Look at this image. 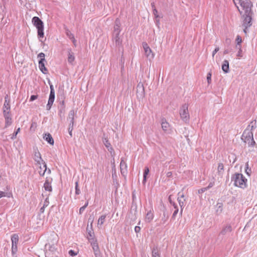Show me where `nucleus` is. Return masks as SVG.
<instances>
[{
  "instance_id": "58",
  "label": "nucleus",
  "mask_w": 257,
  "mask_h": 257,
  "mask_svg": "<svg viewBox=\"0 0 257 257\" xmlns=\"http://www.w3.org/2000/svg\"><path fill=\"white\" fill-rule=\"evenodd\" d=\"M71 40H72L74 45L75 46H76V40L75 39L74 37H73V38H71Z\"/></svg>"
},
{
  "instance_id": "9",
  "label": "nucleus",
  "mask_w": 257,
  "mask_h": 257,
  "mask_svg": "<svg viewBox=\"0 0 257 257\" xmlns=\"http://www.w3.org/2000/svg\"><path fill=\"white\" fill-rule=\"evenodd\" d=\"M33 159L38 165H41V163L44 162L41 158L40 153L37 148L34 149Z\"/></svg>"
},
{
  "instance_id": "54",
  "label": "nucleus",
  "mask_w": 257,
  "mask_h": 257,
  "mask_svg": "<svg viewBox=\"0 0 257 257\" xmlns=\"http://www.w3.org/2000/svg\"><path fill=\"white\" fill-rule=\"evenodd\" d=\"M135 230L136 231V232L137 233H138L141 230V228L140 227L138 226H136L135 227Z\"/></svg>"
},
{
  "instance_id": "29",
  "label": "nucleus",
  "mask_w": 257,
  "mask_h": 257,
  "mask_svg": "<svg viewBox=\"0 0 257 257\" xmlns=\"http://www.w3.org/2000/svg\"><path fill=\"white\" fill-rule=\"evenodd\" d=\"M149 173V169L148 167H146L144 172L143 183L145 184L147 179V176Z\"/></svg>"
},
{
  "instance_id": "3",
  "label": "nucleus",
  "mask_w": 257,
  "mask_h": 257,
  "mask_svg": "<svg viewBox=\"0 0 257 257\" xmlns=\"http://www.w3.org/2000/svg\"><path fill=\"white\" fill-rule=\"evenodd\" d=\"M239 4L242 10L244 11V14H253L251 8L253 5L250 0H239Z\"/></svg>"
},
{
  "instance_id": "22",
  "label": "nucleus",
  "mask_w": 257,
  "mask_h": 257,
  "mask_svg": "<svg viewBox=\"0 0 257 257\" xmlns=\"http://www.w3.org/2000/svg\"><path fill=\"white\" fill-rule=\"evenodd\" d=\"M231 231L232 227L230 225H227L222 229L220 234L222 235H225L227 233L230 232Z\"/></svg>"
},
{
  "instance_id": "23",
  "label": "nucleus",
  "mask_w": 257,
  "mask_h": 257,
  "mask_svg": "<svg viewBox=\"0 0 257 257\" xmlns=\"http://www.w3.org/2000/svg\"><path fill=\"white\" fill-rule=\"evenodd\" d=\"M222 70L227 73L229 72V62L227 60H224L221 67Z\"/></svg>"
},
{
  "instance_id": "64",
  "label": "nucleus",
  "mask_w": 257,
  "mask_h": 257,
  "mask_svg": "<svg viewBox=\"0 0 257 257\" xmlns=\"http://www.w3.org/2000/svg\"><path fill=\"white\" fill-rule=\"evenodd\" d=\"M151 6H152V8L153 10L154 8H156V7H155V3H151Z\"/></svg>"
},
{
  "instance_id": "37",
  "label": "nucleus",
  "mask_w": 257,
  "mask_h": 257,
  "mask_svg": "<svg viewBox=\"0 0 257 257\" xmlns=\"http://www.w3.org/2000/svg\"><path fill=\"white\" fill-rule=\"evenodd\" d=\"M17 251V245H12V254L13 256H16V254Z\"/></svg>"
},
{
  "instance_id": "12",
  "label": "nucleus",
  "mask_w": 257,
  "mask_h": 257,
  "mask_svg": "<svg viewBox=\"0 0 257 257\" xmlns=\"http://www.w3.org/2000/svg\"><path fill=\"white\" fill-rule=\"evenodd\" d=\"M137 95L140 97H143L145 95L144 87L141 83H139L137 86Z\"/></svg>"
},
{
  "instance_id": "34",
  "label": "nucleus",
  "mask_w": 257,
  "mask_h": 257,
  "mask_svg": "<svg viewBox=\"0 0 257 257\" xmlns=\"http://www.w3.org/2000/svg\"><path fill=\"white\" fill-rule=\"evenodd\" d=\"M103 143H104V145L105 146V147H106L107 148H108V150H109V147H110V149H112V148H111V147H110V146H111V145H110V143L109 142V141H108V140H107V138H103Z\"/></svg>"
},
{
  "instance_id": "6",
  "label": "nucleus",
  "mask_w": 257,
  "mask_h": 257,
  "mask_svg": "<svg viewBox=\"0 0 257 257\" xmlns=\"http://www.w3.org/2000/svg\"><path fill=\"white\" fill-rule=\"evenodd\" d=\"M91 240H92L91 241L90 244L92 246L95 256L102 257L98 243L97 242V240H94L93 239H91Z\"/></svg>"
},
{
  "instance_id": "7",
  "label": "nucleus",
  "mask_w": 257,
  "mask_h": 257,
  "mask_svg": "<svg viewBox=\"0 0 257 257\" xmlns=\"http://www.w3.org/2000/svg\"><path fill=\"white\" fill-rule=\"evenodd\" d=\"M143 46L145 51L146 56L150 60H151L154 57V54L152 52V50L146 43H143Z\"/></svg>"
},
{
  "instance_id": "46",
  "label": "nucleus",
  "mask_w": 257,
  "mask_h": 257,
  "mask_svg": "<svg viewBox=\"0 0 257 257\" xmlns=\"http://www.w3.org/2000/svg\"><path fill=\"white\" fill-rule=\"evenodd\" d=\"M207 189H208V188H206V187L200 189L198 191V193L199 194H202V193H203L204 192L206 191Z\"/></svg>"
},
{
  "instance_id": "63",
  "label": "nucleus",
  "mask_w": 257,
  "mask_h": 257,
  "mask_svg": "<svg viewBox=\"0 0 257 257\" xmlns=\"http://www.w3.org/2000/svg\"><path fill=\"white\" fill-rule=\"evenodd\" d=\"M247 28H248L244 27V29H243V32L245 34H247Z\"/></svg>"
},
{
  "instance_id": "62",
  "label": "nucleus",
  "mask_w": 257,
  "mask_h": 257,
  "mask_svg": "<svg viewBox=\"0 0 257 257\" xmlns=\"http://www.w3.org/2000/svg\"><path fill=\"white\" fill-rule=\"evenodd\" d=\"M228 53H229V51H228V50H227V49H226V50H225L224 51V52H223V54H224V55L227 54H228Z\"/></svg>"
},
{
  "instance_id": "48",
  "label": "nucleus",
  "mask_w": 257,
  "mask_h": 257,
  "mask_svg": "<svg viewBox=\"0 0 257 257\" xmlns=\"http://www.w3.org/2000/svg\"><path fill=\"white\" fill-rule=\"evenodd\" d=\"M219 50V48L218 47H216L214 50L212 52V57L214 56V55Z\"/></svg>"
},
{
  "instance_id": "2",
  "label": "nucleus",
  "mask_w": 257,
  "mask_h": 257,
  "mask_svg": "<svg viewBox=\"0 0 257 257\" xmlns=\"http://www.w3.org/2000/svg\"><path fill=\"white\" fill-rule=\"evenodd\" d=\"M32 23L37 28L38 30V36L39 38L44 37V24L41 19L38 17H34L32 19Z\"/></svg>"
},
{
  "instance_id": "47",
  "label": "nucleus",
  "mask_w": 257,
  "mask_h": 257,
  "mask_svg": "<svg viewBox=\"0 0 257 257\" xmlns=\"http://www.w3.org/2000/svg\"><path fill=\"white\" fill-rule=\"evenodd\" d=\"M53 102H50L49 101L48 102V103L47 104L46 107L47 110H50L51 108V106L53 104Z\"/></svg>"
},
{
  "instance_id": "24",
  "label": "nucleus",
  "mask_w": 257,
  "mask_h": 257,
  "mask_svg": "<svg viewBox=\"0 0 257 257\" xmlns=\"http://www.w3.org/2000/svg\"><path fill=\"white\" fill-rule=\"evenodd\" d=\"M154 218V214L151 210L148 212L145 217V221L147 222H150L152 221Z\"/></svg>"
},
{
  "instance_id": "11",
  "label": "nucleus",
  "mask_w": 257,
  "mask_h": 257,
  "mask_svg": "<svg viewBox=\"0 0 257 257\" xmlns=\"http://www.w3.org/2000/svg\"><path fill=\"white\" fill-rule=\"evenodd\" d=\"M178 195V201L179 205H180V206L181 207V208L180 214V215H182V211H183L182 207L185 205V199L184 198V195L183 193H181V192H179Z\"/></svg>"
},
{
  "instance_id": "4",
  "label": "nucleus",
  "mask_w": 257,
  "mask_h": 257,
  "mask_svg": "<svg viewBox=\"0 0 257 257\" xmlns=\"http://www.w3.org/2000/svg\"><path fill=\"white\" fill-rule=\"evenodd\" d=\"M188 105L187 104H183L180 109V115L182 119L187 122L189 120V114L188 111Z\"/></svg>"
},
{
  "instance_id": "8",
  "label": "nucleus",
  "mask_w": 257,
  "mask_h": 257,
  "mask_svg": "<svg viewBox=\"0 0 257 257\" xmlns=\"http://www.w3.org/2000/svg\"><path fill=\"white\" fill-rule=\"evenodd\" d=\"M11 106L10 104V100L8 96L7 95L5 97V103L3 106V114H10Z\"/></svg>"
},
{
  "instance_id": "49",
  "label": "nucleus",
  "mask_w": 257,
  "mask_h": 257,
  "mask_svg": "<svg viewBox=\"0 0 257 257\" xmlns=\"http://www.w3.org/2000/svg\"><path fill=\"white\" fill-rule=\"evenodd\" d=\"M37 97H38V95H31L30 100L31 101H34V100L36 99L37 98Z\"/></svg>"
},
{
  "instance_id": "51",
  "label": "nucleus",
  "mask_w": 257,
  "mask_h": 257,
  "mask_svg": "<svg viewBox=\"0 0 257 257\" xmlns=\"http://www.w3.org/2000/svg\"><path fill=\"white\" fill-rule=\"evenodd\" d=\"M50 88V93H55L54 89L52 84H51L50 81L49 82Z\"/></svg>"
},
{
  "instance_id": "1",
  "label": "nucleus",
  "mask_w": 257,
  "mask_h": 257,
  "mask_svg": "<svg viewBox=\"0 0 257 257\" xmlns=\"http://www.w3.org/2000/svg\"><path fill=\"white\" fill-rule=\"evenodd\" d=\"M232 181L234 182V186L241 188L246 187L247 179L240 173H236L232 176Z\"/></svg>"
},
{
  "instance_id": "32",
  "label": "nucleus",
  "mask_w": 257,
  "mask_h": 257,
  "mask_svg": "<svg viewBox=\"0 0 257 257\" xmlns=\"http://www.w3.org/2000/svg\"><path fill=\"white\" fill-rule=\"evenodd\" d=\"M114 36V40L115 41V43L116 45H120L121 44V41L120 40L119 38V35H113Z\"/></svg>"
},
{
  "instance_id": "41",
  "label": "nucleus",
  "mask_w": 257,
  "mask_h": 257,
  "mask_svg": "<svg viewBox=\"0 0 257 257\" xmlns=\"http://www.w3.org/2000/svg\"><path fill=\"white\" fill-rule=\"evenodd\" d=\"M66 34L67 36V37H68L70 39H71V38H73V37H74V35H73V34H72V33H71V32H70L69 30H68V29H67V30H66Z\"/></svg>"
},
{
  "instance_id": "25",
  "label": "nucleus",
  "mask_w": 257,
  "mask_h": 257,
  "mask_svg": "<svg viewBox=\"0 0 257 257\" xmlns=\"http://www.w3.org/2000/svg\"><path fill=\"white\" fill-rule=\"evenodd\" d=\"M43 166H40V170L39 171L40 175L42 176H43L47 171L46 164L45 162H43Z\"/></svg>"
},
{
  "instance_id": "10",
  "label": "nucleus",
  "mask_w": 257,
  "mask_h": 257,
  "mask_svg": "<svg viewBox=\"0 0 257 257\" xmlns=\"http://www.w3.org/2000/svg\"><path fill=\"white\" fill-rule=\"evenodd\" d=\"M253 137L252 132L248 129H246L243 133L241 139L244 142H247L248 139L252 138Z\"/></svg>"
},
{
  "instance_id": "43",
  "label": "nucleus",
  "mask_w": 257,
  "mask_h": 257,
  "mask_svg": "<svg viewBox=\"0 0 257 257\" xmlns=\"http://www.w3.org/2000/svg\"><path fill=\"white\" fill-rule=\"evenodd\" d=\"M235 41L237 42L238 46L239 45V44H241V43L242 42V39H241V37L239 35H237Z\"/></svg>"
},
{
  "instance_id": "33",
  "label": "nucleus",
  "mask_w": 257,
  "mask_h": 257,
  "mask_svg": "<svg viewBox=\"0 0 257 257\" xmlns=\"http://www.w3.org/2000/svg\"><path fill=\"white\" fill-rule=\"evenodd\" d=\"M152 257H160V254L157 248H154L153 249Z\"/></svg>"
},
{
  "instance_id": "57",
  "label": "nucleus",
  "mask_w": 257,
  "mask_h": 257,
  "mask_svg": "<svg viewBox=\"0 0 257 257\" xmlns=\"http://www.w3.org/2000/svg\"><path fill=\"white\" fill-rule=\"evenodd\" d=\"M85 208L83 206H82V207H80V208L79 209V213H80V214L82 213V212L84 211V210H85Z\"/></svg>"
},
{
  "instance_id": "30",
  "label": "nucleus",
  "mask_w": 257,
  "mask_h": 257,
  "mask_svg": "<svg viewBox=\"0 0 257 257\" xmlns=\"http://www.w3.org/2000/svg\"><path fill=\"white\" fill-rule=\"evenodd\" d=\"M87 238H88L89 241L90 242V243H91V241L92 240L91 239H93L94 240H96V239L94 237V232L93 231H89L88 232Z\"/></svg>"
},
{
  "instance_id": "27",
  "label": "nucleus",
  "mask_w": 257,
  "mask_h": 257,
  "mask_svg": "<svg viewBox=\"0 0 257 257\" xmlns=\"http://www.w3.org/2000/svg\"><path fill=\"white\" fill-rule=\"evenodd\" d=\"M49 198L48 197L46 198L43 206L40 208V211L41 213H43L45 211V207H47L49 205Z\"/></svg>"
},
{
  "instance_id": "5",
  "label": "nucleus",
  "mask_w": 257,
  "mask_h": 257,
  "mask_svg": "<svg viewBox=\"0 0 257 257\" xmlns=\"http://www.w3.org/2000/svg\"><path fill=\"white\" fill-rule=\"evenodd\" d=\"M253 14H244L242 16V26L244 27L249 28L252 25V16Z\"/></svg>"
},
{
  "instance_id": "16",
  "label": "nucleus",
  "mask_w": 257,
  "mask_h": 257,
  "mask_svg": "<svg viewBox=\"0 0 257 257\" xmlns=\"http://www.w3.org/2000/svg\"><path fill=\"white\" fill-rule=\"evenodd\" d=\"M120 23L119 20L116 19L114 26L113 35H119L120 32Z\"/></svg>"
},
{
  "instance_id": "28",
  "label": "nucleus",
  "mask_w": 257,
  "mask_h": 257,
  "mask_svg": "<svg viewBox=\"0 0 257 257\" xmlns=\"http://www.w3.org/2000/svg\"><path fill=\"white\" fill-rule=\"evenodd\" d=\"M105 218H106L105 215H102L99 218V219L98 220V222H97L98 226H101L103 225V224L105 221Z\"/></svg>"
},
{
  "instance_id": "14",
  "label": "nucleus",
  "mask_w": 257,
  "mask_h": 257,
  "mask_svg": "<svg viewBox=\"0 0 257 257\" xmlns=\"http://www.w3.org/2000/svg\"><path fill=\"white\" fill-rule=\"evenodd\" d=\"M127 167L126 163L123 160H121L120 163V169L121 174L123 176H125L127 174Z\"/></svg>"
},
{
  "instance_id": "55",
  "label": "nucleus",
  "mask_w": 257,
  "mask_h": 257,
  "mask_svg": "<svg viewBox=\"0 0 257 257\" xmlns=\"http://www.w3.org/2000/svg\"><path fill=\"white\" fill-rule=\"evenodd\" d=\"M166 176L168 178H170L172 176V172H168L167 174H166Z\"/></svg>"
},
{
  "instance_id": "26",
  "label": "nucleus",
  "mask_w": 257,
  "mask_h": 257,
  "mask_svg": "<svg viewBox=\"0 0 257 257\" xmlns=\"http://www.w3.org/2000/svg\"><path fill=\"white\" fill-rule=\"evenodd\" d=\"M12 245H17L19 241V236L17 234H13L11 237Z\"/></svg>"
},
{
  "instance_id": "17",
  "label": "nucleus",
  "mask_w": 257,
  "mask_h": 257,
  "mask_svg": "<svg viewBox=\"0 0 257 257\" xmlns=\"http://www.w3.org/2000/svg\"><path fill=\"white\" fill-rule=\"evenodd\" d=\"M76 114V112L74 110H71L69 112L67 120L70 121L69 125H74V116Z\"/></svg>"
},
{
  "instance_id": "13",
  "label": "nucleus",
  "mask_w": 257,
  "mask_h": 257,
  "mask_svg": "<svg viewBox=\"0 0 257 257\" xmlns=\"http://www.w3.org/2000/svg\"><path fill=\"white\" fill-rule=\"evenodd\" d=\"M52 181V179L51 178H46L45 180V182L44 184V187L46 191L51 192L52 190V188L51 186V182Z\"/></svg>"
},
{
  "instance_id": "38",
  "label": "nucleus",
  "mask_w": 257,
  "mask_h": 257,
  "mask_svg": "<svg viewBox=\"0 0 257 257\" xmlns=\"http://www.w3.org/2000/svg\"><path fill=\"white\" fill-rule=\"evenodd\" d=\"M173 205L174 207L175 210H174V213H173V214L172 215V218H175V217L176 216V215H177V214L178 212L179 209H178V208L177 207V205L175 204V203H173Z\"/></svg>"
},
{
  "instance_id": "44",
  "label": "nucleus",
  "mask_w": 257,
  "mask_h": 257,
  "mask_svg": "<svg viewBox=\"0 0 257 257\" xmlns=\"http://www.w3.org/2000/svg\"><path fill=\"white\" fill-rule=\"evenodd\" d=\"M153 14L154 15L156 19L159 18V16L158 15V11L157 10L156 8H154L153 9Z\"/></svg>"
},
{
  "instance_id": "19",
  "label": "nucleus",
  "mask_w": 257,
  "mask_h": 257,
  "mask_svg": "<svg viewBox=\"0 0 257 257\" xmlns=\"http://www.w3.org/2000/svg\"><path fill=\"white\" fill-rule=\"evenodd\" d=\"M75 60L74 54L72 52L71 49H68V62L70 64H72Z\"/></svg>"
},
{
  "instance_id": "35",
  "label": "nucleus",
  "mask_w": 257,
  "mask_h": 257,
  "mask_svg": "<svg viewBox=\"0 0 257 257\" xmlns=\"http://www.w3.org/2000/svg\"><path fill=\"white\" fill-rule=\"evenodd\" d=\"M245 143H247L249 146H253L255 143L253 140V137L252 138H250V139H248L247 142H244Z\"/></svg>"
},
{
  "instance_id": "52",
  "label": "nucleus",
  "mask_w": 257,
  "mask_h": 257,
  "mask_svg": "<svg viewBox=\"0 0 257 257\" xmlns=\"http://www.w3.org/2000/svg\"><path fill=\"white\" fill-rule=\"evenodd\" d=\"M69 254L71 256H74L76 255V253L75 252V251L73 250H70L69 251Z\"/></svg>"
},
{
  "instance_id": "20",
  "label": "nucleus",
  "mask_w": 257,
  "mask_h": 257,
  "mask_svg": "<svg viewBox=\"0 0 257 257\" xmlns=\"http://www.w3.org/2000/svg\"><path fill=\"white\" fill-rule=\"evenodd\" d=\"M43 138L50 145H54V140L52 136L49 133L44 134Z\"/></svg>"
},
{
  "instance_id": "39",
  "label": "nucleus",
  "mask_w": 257,
  "mask_h": 257,
  "mask_svg": "<svg viewBox=\"0 0 257 257\" xmlns=\"http://www.w3.org/2000/svg\"><path fill=\"white\" fill-rule=\"evenodd\" d=\"M55 99V93H50L48 101L50 102H54Z\"/></svg>"
},
{
  "instance_id": "50",
  "label": "nucleus",
  "mask_w": 257,
  "mask_h": 257,
  "mask_svg": "<svg viewBox=\"0 0 257 257\" xmlns=\"http://www.w3.org/2000/svg\"><path fill=\"white\" fill-rule=\"evenodd\" d=\"M241 53H242L241 48H239V50L238 51L237 56L238 57H241L242 56Z\"/></svg>"
},
{
  "instance_id": "56",
  "label": "nucleus",
  "mask_w": 257,
  "mask_h": 257,
  "mask_svg": "<svg viewBox=\"0 0 257 257\" xmlns=\"http://www.w3.org/2000/svg\"><path fill=\"white\" fill-rule=\"evenodd\" d=\"M245 172L248 175H249L251 172V169H245Z\"/></svg>"
},
{
  "instance_id": "42",
  "label": "nucleus",
  "mask_w": 257,
  "mask_h": 257,
  "mask_svg": "<svg viewBox=\"0 0 257 257\" xmlns=\"http://www.w3.org/2000/svg\"><path fill=\"white\" fill-rule=\"evenodd\" d=\"M207 80L208 84H209L211 83V73L209 72L208 73L207 75Z\"/></svg>"
},
{
  "instance_id": "21",
  "label": "nucleus",
  "mask_w": 257,
  "mask_h": 257,
  "mask_svg": "<svg viewBox=\"0 0 257 257\" xmlns=\"http://www.w3.org/2000/svg\"><path fill=\"white\" fill-rule=\"evenodd\" d=\"M5 119V127L11 125L12 123V119L11 118V114L4 115Z\"/></svg>"
},
{
  "instance_id": "36",
  "label": "nucleus",
  "mask_w": 257,
  "mask_h": 257,
  "mask_svg": "<svg viewBox=\"0 0 257 257\" xmlns=\"http://www.w3.org/2000/svg\"><path fill=\"white\" fill-rule=\"evenodd\" d=\"M46 249L48 248L49 250L54 251L56 250V247L54 245H50V244H46L45 245Z\"/></svg>"
},
{
  "instance_id": "61",
  "label": "nucleus",
  "mask_w": 257,
  "mask_h": 257,
  "mask_svg": "<svg viewBox=\"0 0 257 257\" xmlns=\"http://www.w3.org/2000/svg\"><path fill=\"white\" fill-rule=\"evenodd\" d=\"M156 24L158 27H159V25H160V20H156Z\"/></svg>"
},
{
  "instance_id": "60",
  "label": "nucleus",
  "mask_w": 257,
  "mask_h": 257,
  "mask_svg": "<svg viewBox=\"0 0 257 257\" xmlns=\"http://www.w3.org/2000/svg\"><path fill=\"white\" fill-rule=\"evenodd\" d=\"M17 133H15V132L13 134L12 137H11V139L12 140H14L16 138V136H17Z\"/></svg>"
},
{
  "instance_id": "15",
  "label": "nucleus",
  "mask_w": 257,
  "mask_h": 257,
  "mask_svg": "<svg viewBox=\"0 0 257 257\" xmlns=\"http://www.w3.org/2000/svg\"><path fill=\"white\" fill-rule=\"evenodd\" d=\"M46 60L45 58H41L39 61V67L40 70L44 73H47L48 70L45 66V62Z\"/></svg>"
},
{
  "instance_id": "59",
  "label": "nucleus",
  "mask_w": 257,
  "mask_h": 257,
  "mask_svg": "<svg viewBox=\"0 0 257 257\" xmlns=\"http://www.w3.org/2000/svg\"><path fill=\"white\" fill-rule=\"evenodd\" d=\"M5 194H6L5 192H3V191H0V198L3 197L5 196Z\"/></svg>"
},
{
  "instance_id": "53",
  "label": "nucleus",
  "mask_w": 257,
  "mask_h": 257,
  "mask_svg": "<svg viewBox=\"0 0 257 257\" xmlns=\"http://www.w3.org/2000/svg\"><path fill=\"white\" fill-rule=\"evenodd\" d=\"M45 55L44 53H40L38 54V57L41 58H45Z\"/></svg>"
},
{
  "instance_id": "18",
  "label": "nucleus",
  "mask_w": 257,
  "mask_h": 257,
  "mask_svg": "<svg viewBox=\"0 0 257 257\" xmlns=\"http://www.w3.org/2000/svg\"><path fill=\"white\" fill-rule=\"evenodd\" d=\"M161 126L162 130L167 132L169 131L170 127L169 123L166 121L165 118H162L161 120Z\"/></svg>"
},
{
  "instance_id": "40",
  "label": "nucleus",
  "mask_w": 257,
  "mask_h": 257,
  "mask_svg": "<svg viewBox=\"0 0 257 257\" xmlns=\"http://www.w3.org/2000/svg\"><path fill=\"white\" fill-rule=\"evenodd\" d=\"M80 193V190L78 188V182L76 181L75 182V194L76 195H79Z\"/></svg>"
},
{
  "instance_id": "31",
  "label": "nucleus",
  "mask_w": 257,
  "mask_h": 257,
  "mask_svg": "<svg viewBox=\"0 0 257 257\" xmlns=\"http://www.w3.org/2000/svg\"><path fill=\"white\" fill-rule=\"evenodd\" d=\"M218 173L219 175L222 174L224 171V165L222 163H219L217 168Z\"/></svg>"
},
{
  "instance_id": "45",
  "label": "nucleus",
  "mask_w": 257,
  "mask_h": 257,
  "mask_svg": "<svg viewBox=\"0 0 257 257\" xmlns=\"http://www.w3.org/2000/svg\"><path fill=\"white\" fill-rule=\"evenodd\" d=\"M73 125H69L68 132H69V134L70 135L71 137H72V132L73 131Z\"/></svg>"
}]
</instances>
